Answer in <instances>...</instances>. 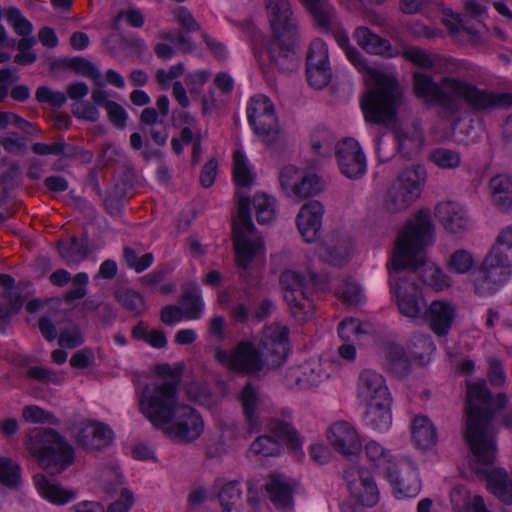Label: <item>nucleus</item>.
I'll return each instance as SVG.
<instances>
[{"label":"nucleus","instance_id":"obj_15","mask_svg":"<svg viewBox=\"0 0 512 512\" xmlns=\"http://www.w3.org/2000/svg\"><path fill=\"white\" fill-rule=\"evenodd\" d=\"M306 76L315 89L326 87L332 78L327 45L319 38L314 39L306 56Z\"/></svg>","mask_w":512,"mask_h":512},{"label":"nucleus","instance_id":"obj_23","mask_svg":"<svg viewBox=\"0 0 512 512\" xmlns=\"http://www.w3.org/2000/svg\"><path fill=\"white\" fill-rule=\"evenodd\" d=\"M324 213L323 205L317 200L305 203L297 215V227L303 239L311 243L318 238Z\"/></svg>","mask_w":512,"mask_h":512},{"label":"nucleus","instance_id":"obj_53","mask_svg":"<svg viewBox=\"0 0 512 512\" xmlns=\"http://www.w3.org/2000/svg\"><path fill=\"white\" fill-rule=\"evenodd\" d=\"M123 256L127 266L137 273H141L150 267L154 259L152 253H145L139 258L136 251L130 247H124Z\"/></svg>","mask_w":512,"mask_h":512},{"label":"nucleus","instance_id":"obj_6","mask_svg":"<svg viewBox=\"0 0 512 512\" xmlns=\"http://www.w3.org/2000/svg\"><path fill=\"white\" fill-rule=\"evenodd\" d=\"M27 444L38 456L47 473H61L74 461L73 447L52 428H34L27 434Z\"/></svg>","mask_w":512,"mask_h":512},{"label":"nucleus","instance_id":"obj_64","mask_svg":"<svg viewBox=\"0 0 512 512\" xmlns=\"http://www.w3.org/2000/svg\"><path fill=\"white\" fill-rule=\"evenodd\" d=\"M123 484L122 475L115 469H109L104 473V486L103 490L107 495H113L118 490H122Z\"/></svg>","mask_w":512,"mask_h":512},{"label":"nucleus","instance_id":"obj_47","mask_svg":"<svg viewBox=\"0 0 512 512\" xmlns=\"http://www.w3.org/2000/svg\"><path fill=\"white\" fill-rule=\"evenodd\" d=\"M58 155L69 161L79 160L82 164H89L93 160V153L81 146L73 145L58 137Z\"/></svg>","mask_w":512,"mask_h":512},{"label":"nucleus","instance_id":"obj_48","mask_svg":"<svg viewBox=\"0 0 512 512\" xmlns=\"http://www.w3.org/2000/svg\"><path fill=\"white\" fill-rule=\"evenodd\" d=\"M275 199L265 193L255 194L253 206L256 211V220L259 224H266L275 217Z\"/></svg>","mask_w":512,"mask_h":512},{"label":"nucleus","instance_id":"obj_16","mask_svg":"<svg viewBox=\"0 0 512 512\" xmlns=\"http://www.w3.org/2000/svg\"><path fill=\"white\" fill-rule=\"evenodd\" d=\"M76 443L86 452L103 451L112 445L115 435L105 423L92 420L74 427Z\"/></svg>","mask_w":512,"mask_h":512},{"label":"nucleus","instance_id":"obj_63","mask_svg":"<svg viewBox=\"0 0 512 512\" xmlns=\"http://www.w3.org/2000/svg\"><path fill=\"white\" fill-rule=\"evenodd\" d=\"M338 293L341 299L350 305H357L361 300V288L355 282H345Z\"/></svg>","mask_w":512,"mask_h":512},{"label":"nucleus","instance_id":"obj_28","mask_svg":"<svg viewBox=\"0 0 512 512\" xmlns=\"http://www.w3.org/2000/svg\"><path fill=\"white\" fill-rule=\"evenodd\" d=\"M34 482L38 493L52 504L65 505L77 498L76 490L67 489L43 474H36Z\"/></svg>","mask_w":512,"mask_h":512},{"label":"nucleus","instance_id":"obj_51","mask_svg":"<svg viewBox=\"0 0 512 512\" xmlns=\"http://www.w3.org/2000/svg\"><path fill=\"white\" fill-rule=\"evenodd\" d=\"M474 266L472 254L465 249H458L449 258L447 268L450 272L464 274Z\"/></svg>","mask_w":512,"mask_h":512},{"label":"nucleus","instance_id":"obj_2","mask_svg":"<svg viewBox=\"0 0 512 512\" xmlns=\"http://www.w3.org/2000/svg\"><path fill=\"white\" fill-rule=\"evenodd\" d=\"M432 232L430 211L421 209L407 220L395 241L390 271V279L395 282L392 290L399 312L411 319L421 318L427 305L415 279L401 274H417L426 265L424 249L431 243Z\"/></svg>","mask_w":512,"mask_h":512},{"label":"nucleus","instance_id":"obj_35","mask_svg":"<svg viewBox=\"0 0 512 512\" xmlns=\"http://www.w3.org/2000/svg\"><path fill=\"white\" fill-rule=\"evenodd\" d=\"M412 438L422 449H429L437 443V431L427 416H416L412 422Z\"/></svg>","mask_w":512,"mask_h":512},{"label":"nucleus","instance_id":"obj_58","mask_svg":"<svg viewBox=\"0 0 512 512\" xmlns=\"http://www.w3.org/2000/svg\"><path fill=\"white\" fill-rule=\"evenodd\" d=\"M338 334L344 341H349L352 336L360 338L368 332L363 329V325L357 319L350 318L340 322Z\"/></svg>","mask_w":512,"mask_h":512},{"label":"nucleus","instance_id":"obj_11","mask_svg":"<svg viewBox=\"0 0 512 512\" xmlns=\"http://www.w3.org/2000/svg\"><path fill=\"white\" fill-rule=\"evenodd\" d=\"M285 291L284 300L289 305L291 314L298 321L304 322L313 311V303L309 300L307 278L296 271L285 270L279 278Z\"/></svg>","mask_w":512,"mask_h":512},{"label":"nucleus","instance_id":"obj_31","mask_svg":"<svg viewBox=\"0 0 512 512\" xmlns=\"http://www.w3.org/2000/svg\"><path fill=\"white\" fill-rule=\"evenodd\" d=\"M365 453L369 460L377 469H381L383 475L393 484H395L400 492H403L402 480L398 478L395 464L389 458L387 452L381 445L375 441H370L365 446Z\"/></svg>","mask_w":512,"mask_h":512},{"label":"nucleus","instance_id":"obj_49","mask_svg":"<svg viewBox=\"0 0 512 512\" xmlns=\"http://www.w3.org/2000/svg\"><path fill=\"white\" fill-rule=\"evenodd\" d=\"M282 444L273 435H260L251 444L250 450L263 457L277 456L282 451Z\"/></svg>","mask_w":512,"mask_h":512},{"label":"nucleus","instance_id":"obj_3","mask_svg":"<svg viewBox=\"0 0 512 512\" xmlns=\"http://www.w3.org/2000/svg\"><path fill=\"white\" fill-rule=\"evenodd\" d=\"M289 351V329L272 324L266 327L258 345L240 342L232 352L230 370L245 375H255L263 369L281 366Z\"/></svg>","mask_w":512,"mask_h":512},{"label":"nucleus","instance_id":"obj_13","mask_svg":"<svg viewBox=\"0 0 512 512\" xmlns=\"http://www.w3.org/2000/svg\"><path fill=\"white\" fill-rule=\"evenodd\" d=\"M162 431L167 437L178 444H189L200 437L204 431V421L199 412L190 407L182 406L173 421L166 424Z\"/></svg>","mask_w":512,"mask_h":512},{"label":"nucleus","instance_id":"obj_46","mask_svg":"<svg viewBox=\"0 0 512 512\" xmlns=\"http://www.w3.org/2000/svg\"><path fill=\"white\" fill-rule=\"evenodd\" d=\"M489 253L512 266V226L506 227L498 234Z\"/></svg>","mask_w":512,"mask_h":512},{"label":"nucleus","instance_id":"obj_38","mask_svg":"<svg viewBox=\"0 0 512 512\" xmlns=\"http://www.w3.org/2000/svg\"><path fill=\"white\" fill-rule=\"evenodd\" d=\"M368 408L366 411V421L374 429H385L391 423L390 397L366 403Z\"/></svg>","mask_w":512,"mask_h":512},{"label":"nucleus","instance_id":"obj_62","mask_svg":"<svg viewBox=\"0 0 512 512\" xmlns=\"http://www.w3.org/2000/svg\"><path fill=\"white\" fill-rule=\"evenodd\" d=\"M84 342L82 333L79 327L75 326L72 329H65L60 333L59 345L68 349H73L82 345Z\"/></svg>","mask_w":512,"mask_h":512},{"label":"nucleus","instance_id":"obj_27","mask_svg":"<svg viewBox=\"0 0 512 512\" xmlns=\"http://www.w3.org/2000/svg\"><path fill=\"white\" fill-rule=\"evenodd\" d=\"M435 216L452 234H458L467 229L466 212L458 203L452 201L439 203L435 208Z\"/></svg>","mask_w":512,"mask_h":512},{"label":"nucleus","instance_id":"obj_55","mask_svg":"<svg viewBox=\"0 0 512 512\" xmlns=\"http://www.w3.org/2000/svg\"><path fill=\"white\" fill-rule=\"evenodd\" d=\"M302 376L296 378V384L302 388L317 386L322 381L323 373L319 367H313L310 363H305L301 367Z\"/></svg>","mask_w":512,"mask_h":512},{"label":"nucleus","instance_id":"obj_36","mask_svg":"<svg viewBox=\"0 0 512 512\" xmlns=\"http://www.w3.org/2000/svg\"><path fill=\"white\" fill-rule=\"evenodd\" d=\"M385 367L395 377L407 376L411 370V362L405 349L398 344H391L386 351Z\"/></svg>","mask_w":512,"mask_h":512},{"label":"nucleus","instance_id":"obj_19","mask_svg":"<svg viewBox=\"0 0 512 512\" xmlns=\"http://www.w3.org/2000/svg\"><path fill=\"white\" fill-rule=\"evenodd\" d=\"M335 155L343 175L350 179H357L364 175L366 158L357 141L349 138L337 143Z\"/></svg>","mask_w":512,"mask_h":512},{"label":"nucleus","instance_id":"obj_33","mask_svg":"<svg viewBox=\"0 0 512 512\" xmlns=\"http://www.w3.org/2000/svg\"><path fill=\"white\" fill-rule=\"evenodd\" d=\"M403 103V92L401 91V97L399 103L395 107V118L391 125H386L384 123H376L377 125H383L387 129L391 130L394 133L398 152L404 158H410L419 148V138L415 135H409L402 128L397 126L398 118L397 111L399 107Z\"/></svg>","mask_w":512,"mask_h":512},{"label":"nucleus","instance_id":"obj_57","mask_svg":"<svg viewBox=\"0 0 512 512\" xmlns=\"http://www.w3.org/2000/svg\"><path fill=\"white\" fill-rule=\"evenodd\" d=\"M22 180V171L17 162H12L7 170L0 175V184L6 192L17 188Z\"/></svg>","mask_w":512,"mask_h":512},{"label":"nucleus","instance_id":"obj_7","mask_svg":"<svg viewBox=\"0 0 512 512\" xmlns=\"http://www.w3.org/2000/svg\"><path fill=\"white\" fill-rule=\"evenodd\" d=\"M179 408L177 382L146 384L139 396L140 412L160 430L173 421Z\"/></svg>","mask_w":512,"mask_h":512},{"label":"nucleus","instance_id":"obj_4","mask_svg":"<svg viewBox=\"0 0 512 512\" xmlns=\"http://www.w3.org/2000/svg\"><path fill=\"white\" fill-rule=\"evenodd\" d=\"M266 8L272 38L265 41L259 60L266 54L271 68L281 73L292 72L297 67L295 45L298 30L289 0H266Z\"/></svg>","mask_w":512,"mask_h":512},{"label":"nucleus","instance_id":"obj_60","mask_svg":"<svg viewBox=\"0 0 512 512\" xmlns=\"http://www.w3.org/2000/svg\"><path fill=\"white\" fill-rule=\"evenodd\" d=\"M106 111L108 115L109 121L119 129H123L126 127L127 122V112L125 109L115 101H110L106 103Z\"/></svg>","mask_w":512,"mask_h":512},{"label":"nucleus","instance_id":"obj_39","mask_svg":"<svg viewBox=\"0 0 512 512\" xmlns=\"http://www.w3.org/2000/svg\"><path fill=\"white\" fill-rule=\"evenodd\" d=\"M180 301L185 319L196 320L201 317L204 304L196 284L183 288Z\"/></svg>","mask_w":512,"mask_h":512},{"label":"nucleus","instance_id":"obj_52","mask_svg":"<svg viewBox=\"0 0 512 512\" xmlns=\"http://www.w3.org/2000/svg\"><path fill=\"white\" fill-rule=\"evenodd\" d=\"M321 190L322 184L320 178L315 174H311L303 176L300 182L294 185L293 194L298 197L306 198L318 194Z\"/></svg>","mask_w":512,"mask_h":512},{"label":"nucleus","instance_id":"obj_26","mask_svg":"<svg viewBox=\"0 0 512 512\" xmlns=\"http://www.w3.org/2000/svg\"><path fill=\"white\" fill-rule=\"evenodd\" d=\"M264 488L277 509L284 511L292 509L294 490L283 475L271 473Z\"/></svg>","mask_w":512,"mask_h":512},{"label":"nucleus","instance_id":"obj_29","mask_svg":"<svg viewBox=\"0 0 512 512\" xmlns=\"http://www.w3.org/2000/svg\"><path fill=\"white\" fill-rule=\"evenodd\" d=\"M357 394L365 403L389 397L383 377L379 373L368 369L362 371L359 376Z\"/></svg>","mask_w":512,"mask_h":512},{"label":"nucleus","instance_id":"obj_54","mask_svg":"<svg viewBox=\"0 0 512 512\" xmlns=\"http://www.w3.org/2000/svg\"><path fill=\"white\" fill-rule=\"evenodd\" d=\"M431 160L441 168H456L460 165L461 159L458 152L447 149L438 148L431 153Z\"/></svg>","mask_w":512,"mask_h":512},{"label":"nucleus","instance_id":"obj_10","mask_svg":"<svg viewBox=\"0 0 512 512\" xmlns=\"http://www.w3.org/2000/svg\"><path fill=\"white\" fill-rule=\"evenodd\" d=\"M446 80H455V78L444 77L438 84L431 76L415 72L413 73V91L417 98L438 105L443 110L440 112L441 116L449 118L457 114V102L454 98L452 99Z\"/></svg>","mask_w":512,"mask_h":512},{"label":"nucleus","instance_id":"obj_56","mask_svg":"<svg viewBox=\"0 0 512 512\" xmlns=\"http://www.w3.org/2000/svg\"><path fill=\"white\" fill-rule=\"evenodd\" d=\"M35 98L40 103H49L54 108L62 107L67 101V95L63 92L52 91L47 86H40L36 90Z\"/></svg>","mask_w":512,"mask_h":512},{"label":"nucleus","instance_id":"obj_24","mask_svg":"<svg viewBox=\"0 0 512 512\" xmlns=\"http://www.w3.org/2000/svg\"><path fill=\"white\" fill-rule=\"evenodd\" d=\"M328 440L339 453L350 456L361 450V442L356 430L345 421L334 423L328 431Z\"/></svg>","mask_w":512,"mask_h":512},{"label":"nucleus","instance_id":"obj_21","mask_svg":"<svg viewBox=\"0 0 512 512\" xmlns=\"http://www.w3.org/2000/svg\"><path fill=\"white\" fill-rule=\"evenodd\" d=\"M350 249V238L339 232H334L318 246L317 254L323 262L341 267L348 262Z\"/></svg>","mask_w":512,"mask_h":512},{"label":"nucleus","instance_id":"obj_20","mask_svg":"<svg viewBox=\"0 0 512 512\" xmlns=\"http://www.w3.org/2000/svg\"><path fill=\"white\" fill-rule=\"evenodd\" d=\"M245 232L249 233L240 219L235 218L232 223V239L238 268H248L254 258L264 253L263 241L260 239L250 240L246 237ZM253 232L254 230L250 234Z\"/></svg>","mask_w":512,"mask_h":512},{"label":"nucleus","instance_id":"obj_41","mask_svg":"<svg viewBox=\"0 0 512 512\" xmlns=\"http://www.w3.org/2000/svg\"><path fill=\"white\" fill-rule=\"evenodd\" d=\"M254 133L266 143H274L278 138V125L275 112L261 116L255 122L250 123Z\"/></svg>","mask_w":512,"mask_h":512},{"label":"nucleus","instance_id":"obj_12","mask_svg":"<svg viewBox=\"0 0 512 512\" xmlns=\"http://www.w3.org/2000/svg\"><path fill=\"white\" fill-rule=\"evenodd\" d=\"M512 274V266L488 253L474 279V291L479 296L496 293Z\"/></svg>","mask_w":512,"mask_h":512},{"label":"nucleus","instance_id":"obj_34","mask_svg":"<svg viewBox=\"0 0 512 512\" xmlns=\"http://www.w3.org/2000/svg\"><path fill=\"white\" fill-rule=\"evenodd\" d=\"M494 205L501 211L512 207V180L506 175H497L489 182Z\"/></svg>","mask_w":512,"mask_h":512},{"label":"nucleus","instance_id":"obj_30","mask_svg":"<svg viewBox=\"0 0 512 512\" xmlns=\"http://www.w3.org/2000/svg\"><path fill=\"white\" fill-rule=\"evenodd\" d=\"M266 426L273 437L281 444L284 443L292 453L302 454L303 439L291 423L272 417L267 419Z\"/></svg>","mask_w":512,"mask_h":512},{"label":"nucleus","instance_id":"obj_37","mask_svg":"<svg viewBox=\"0 0 512 512\" xmlns=\"http://www.w3.org/2000/svg\"><path fill=\"white\" fill-rule=\"evenodd\" d=\"M315 25L324 32L331 30L334 8L328 0H302Z\"/></svg>","mask_w":512,"mask_h":512},{"label":"nucleus","instance_id":"obj_18","mask_svg":"<svg viewBox=\"0 0 512 512\" xmlns=\"http://www.w3.org/2000/svg\"><path fill=\"white\" fill-rule=\"evenodd\" d=\"M239 402L246 431L248 434L257 433L262 429L261 419V393L259 387L251 381H247L236 395Z\"/></svg>","mask_w":512,"mask_h":512},{"label":"nucleus","instance_id":"obj_17","mask_svg":"<svg viewBox=\"0 0 512 512\" xmlns=\"http://www.w3.org/2000/svg\"><path fill=\"white\" fill-rule=\"evenodd\" d=\"M347 488L362 506L372 507L379 501L378 488L368 471L350 467L344 471Z\"/></svg>","mask_w":512,"mask_h":512},{"label":"nucleus","instance_id":"obj_40","mask_svg":"<svg viewBox=\"0 0 512 512\" xmlns=\"http://www.w3.org/2000/svg\"><path fill=\"white\" fill-rule=\"evenodd\" d=\"M114 297L118 303L127 311L139 316L146 311L144 297L137 291L130 288H119L115 290Z\"/></svg>","mask_w":512,"mask_h":512},{"label":"nucleus","instance_id":"obj_14","mask_svg":"<svg viewBox=\"0 0 512 512\" xmlns=\"http://www.w3.org/2000/svg\"><path fill=\"white\" fill-rule=\"evenodd\" d=\"M233 178L237 186L236 196L238 198L237 214L244 227L252 232L255 229L250 214V197L244 189H249L254 181V174L250 170L245 155L236 150L233 154Z\"/></svg>","mask_w":512,"mask_h":512},{"label":"nucleus","instance_id":"obj_8","mask_svg":"<svg viewBox=\"0 0 512 512\" xmlns=\"http://www.w3.org/2000/svg\"><path fill=\"white\" fill-rule=\"evenodd\" d=\"M445 82L452 93V99L454 98L457 102V114L460 112L463 102L474 113H490L496 108L507 107L508 100L512 99V93H497L480 89L459 79Z\"/></svg>","mask_w":512,"mask_h":512},{"label":"nucleus","instance_id":"obj_5","mask_svg":"<svg viewBox=\"0 0 512 512\" xmlns=\"http://www.w3.org/2000/svg\"><path fill=\"white\" fill-rule=\"evenodd\" d=\"M345 54L359 71L366 72L374 80V86L361 99L365 120L369 123L391 125L395 118V107L401 97L402 89L398 80L393 75L370 67L355 47L347 48Z\"/></svg>","mask_w":512,"mask_h":512},{"label":"nucleus","instance_id":"obj_25","mask_svg":"<svg viewBox=\"0 0 512 512\" xmlns=\"http://www.w3.org/2000/svg\"><path fill=\"white\" fill-rule=\"evenodd\" d=\"M353 36L357 44L369 54L381 55L386 58H392L399 54V50L393 47L387 39L367 27H357Z\"/></svg>","mask_w":512,"mask_h":512},{"label":"nucleus","instance_id":"obj_45","mask_svg":"<svg viewBox=\"0 0 512 512\" xmlns=\"http://www.w3.org/2000/svg\"><path fill=\"white\" fill-rule=\"evenodd\" d=\"M69 62L70 69L72 71L79 75L92 79L94 84L98 87L105 86V82L102 78L99 69L90 60L81 56H76L71 57Z\"/></svg>","mask_w":512,"mask_h":512},{"label":"nucleus","instance_id":"obj_42","mask_svg":"<svg viewBox=\"0 0 512 512\" xmlns=\"http://www.w3.org/2000/svg\"><path fill=\"white\" fill-rule=\"evenodd\" d=\"M218 500L222 512H239L238 507L241 505L239 482L231 481L224 484L218 492Z\"/></svg>","mask_w":512,"mask_h":512},{"label":"nucleus","instance_id":"obj_43","mask_svg":"<svg viewBox=\"0 0 512 512\" xmlns=\"http://www.w3.org/2000/svg\"><path fill=\"white\" fill-rule=\"evenodd\" d=\"M57 250L60 257L67 263H79L89 254V249H86L85 245H80L79 239L76 236H72L69 243L62 240L59 241L57 243Z\"/></svg>","mask_w":512,"mask_h":512},{"label":"nucleus","instance_id":"obj_1","mask_svg":"<svg viewBox=\"0 0 512 512\" xmlns=\"http://www.w3.org/2000/svg\"><path fill=\"white\" fill-rule=\"evenodd\" d=\"M507 396L498 393L493 397L486 381L466 382L465 427L463 437L474 456L472 469L486 476L488 487L503 503L512 504V484L508 474L501 469L489 471L497 452L495 435L491 423L496 412L503 410Z\"/></svg>","mask_w":512,"mask_h":512},{"label":"nucleus","instance_id":"obj_61","mask_svg":"<svg viewBox=\"0 0 512 512\" xmlns=\"http://www.w3.org/2000/svg\"><path fill=\"white\" fill-rule=\"evenodd\" d=\"M195 402L208 409H213L217 405V396H215L208 387L196 386L189 390Z\"/></svg>","mask_w":512,"mask_h":512},{"label":"nucleus","instance_id":"obj_44","mask_svg":"<svg viewBox=\"0 0 512 512\" xmlns=\"http://www.w3.org/2000/svg\"><path fill=\"white\" fill-rule=\"evenodd\" d=\"M0 483L12 489L21 483V468L12 458L0 457Z\"/></svg>","mask_w":512,"mask_h":512},{"label":"nucleus","instance_id":"obj_32","mask_svg":"<svg viewBox=\"0 0 512 512\" xmlns=\"http://www.w3.org/2000/svg\"><path fill=\"white\" fill-rule=\"evenodd\" d=\"M133 504V494L128 489L121 490V497L112 502L107 510L97 501H81L72 505L67 512H127Z\"/></svg>","mask_w":512,"mask_h":512},{"label":"nucleus","instance_id":"obj_9","mask_svg":"<svg viewBox=\"0 0 512 512\" xmlns=\"http://www.w3.org/2000/svg\"><path fill=\"white\" fill-rule=\"evenodd\" d=\"M425 179L426 170L421 165L403 170L387 191L386 210L390 213H398L410 207L420 196Z\"/></svg>","mask_w":512,"mask_h":512},{"label":"nucleus","instance_id":"obj_22","mask_svg":"<svg viewBox=\"0 0 512 512\" xmlns=\"http://www.w3.org/2000/svg\"><path fill=\"white\" fill-rule=\"evenodd\" d=\"M455 308L447 301L435 300L424 309L421 319L437 336H446L455 319Z\"/></svg>","mask_w":512,"mask_h":512},{"label":"nucleus","instance_id":"obj_50","mask_svg":"<svg viewBox=\"0 0 512 512\" xmlns=\"http://www.w3.org/2000/svg\"><path fill=\"white\" fill-rule=\"evenodd\" d=\"M272 112H275V108L271 100L265 95H256L251 98L247 107L248 121L255 122L261 116Z\"/></svg>","mask_w":512,"mask_h":512},{"label":"nucleus","instance_id":"obj_59","mask_svg":"<svg viewBox=\"0 0 512 512\" xmlns=\"http://www.w3.org/2000/svg\"><path fill=\"white\" fill-rule=\"evenodd\" d=\"M301 171L295 166L288 165L285 166L279 176L280 185L282 189L290 195V192H294V185H297L302 178Z\"/></svg>","mask_w":512,"mask_h":512}]
</instances>
